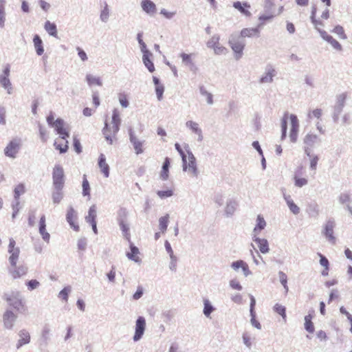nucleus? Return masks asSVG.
Here are the masks:
<instances>
[{"instance_id":"f257e3e1","label":"nucleus","mask_w":352,"mask_h":352,"mask_svg":"<svg viewBox=\"0 0 352 352\" xmlns=\"http://www.w3.org/2000/svg\"><path fill=\"white\" fill-rule=\"evenodd\" d=\"M120 113L117 109H114L111 123L108 124L106 122L102 129V134L108 144H113L116 142V134L120 129Z\"/></svg>"},{"instance_id":"f03ea898","label":"nucleus","mask_w":352,"mask_h":352,"mask_svg":"<svg viewBox=\"0 0 352 352\" xmlns=\"http://www.w3.org/2000/svg\"><path fill=\"white\" fill-rule=\"evenodd\" d=\"M289 118L291 123L289 138L292 142H295L298 138L299 122L296 116L294 114L289 115L288 113H285L281 120V140H283L286 138L287 129V122Z\"/></svg>"},{"instance_id":"7ed1b4c3","label":"nucleus","mask_w":352,"mask_h":352,"mask_svg":"<svg viewBox=\"0 0 352 352\" xmlns=\"http://www.w3.org/2000/svg\"><path fill=\"white\" fill-rule=\"evenodd\" d=\"M53 186L56 190H62L65 184V174L63 167L58 164L52 172Z\"/></svg>"},{"instance_id":"20e7f679","label":"nucleus","mask_w":352,"mask_h":352,"mask_svg":"<svg viewBox=\"0 0 352 352\" xmlns=\"http://www.w3.org/2000/svg\"><path fill=\"white\" fill-rule=\"evenodd\" d=\"M183 169L187 171L192 177H197L198 170L196 164V159L191 153H188V160L186 156L185 161H183Z\"/></svg>"},{"instance_id":"39448f33","label":"nucleus","mask_w":352,"mask_h":352,"mask_svg":"<svg viewBox=\"0 0 352 352\" xmlns=\"http://www.w3.org/2000/svg\"><path fill=\"white\" fill-rule=\"evenodd\" d=\"M8 252L10 254L8 260L10 265L15 266L19 257L20 250L16 247V241L13 239H10Z\"/></svg>"},{"instance_id":"423d86ee","label":"nucleus","mask_w":352,"mask_h":352,"mask_svg":"<svg viewBox=\"0 0 352 352\" xmlns=\"http://www.w3.org/2000/svg\"><path fill=\"white\" fill-rule=\"evenodd\" d=\"M21 145L20 139L12 140L4 148V153L6 156L12 158L16 157Z\"/></svg>"},{"instance_id":"0eeeda50","label":"nucleus","mask_w":352,"mask_h":352,"mask_svg":"<svg viewBox=\"0 0 352 352\" xmlns=\"http://www.w3.org/2000/svg\"><path fill=\"white\" fill-rule=\"evenodd\" d=\"M61 138L69 137V127L61 118H57L55 120L54 126H53Z\"/></svg>"},{"instance_id":"6e6552de","label":"nucleus","mask_w":352,"mask_h":352,"mask_svg":"<svg viewBox=\"0 0 352 352\" xmlns=\"http://www.w3.org/2000/svg\"><path fill=\"white\" fill-rule=\"evenodd\" d=\"M5 299L8 304L17 311L22 314H25L26 312V307L21 299L8 294L5 295Z\"/></svg>"},{"instance_id":"1a4fd4ad","label":"nucleus","mask_w":352,"mask_h":352,"mask_svg":"<svg viewBox=\"0 0 352 352\" xmlns=\"http://www.w3.org/2000/svg\"><path fill=\"white\" fill-rule=\"evenodd\" d=\"M209 48L213 49L216 54H223L227 52V49L219 43V37L213 36L207 43Z\"/></svg>"},{"instance_id":"9d476101","label":"nucleus","mask_w":352,"mask_h":352,"mask_svg":"<svg viewBox=\"0 0 352 352\" xmlns=\"http://www.w3.org/2000/svg\"><path fill=\"white\" fill-rule=\"evenodd\" d=\"M230 45L232 50L236 53V58H239L242 54L245 47L244 43L239 41L236 36H232L231 39L229 41Z\"/></svg>"},{"instance_id":"9b49d317","label":"nucleus","mask_w":352,"mask_h":352,"mask_svg":"<svg viewBox=\"0 0 352 352\" xmlns=\"http://www.w3.org/2000/svg\"><path fill=\"white\" fill-rule=\"evenodd\" d=\"M28 272V267L25 265H21L17 266H11L9 270V273L13 279L20 278L22 276L27 274Z\"/></svg>"},{"instance_id":"f8f14e48","label":"nucleus","mask_w":352,"mask_h":352,"mask_svg":"<svg viewBox=\"0 0 352 352\" xmlns=\"http://www.w3.org/2000/svg\"><path fill=\"white\" fill-rule=\"evenodd\" d=\"M283 0H265L264 10L265 12H274L278 11L281 7V13L283 11L284 6L283 5Z\"/></svg>"},{"instance_id":"ddd939ff","label":"nucleus","mask_w":352,"mask_h":352,"mask_svg":"<svg viewBox=\"0 0 352 352\" xmlns=\"http://www.w3.org/2000/svg\"><path fill=\"white\" fill-rule=\"evenodd\" d=\"M146 328V321L144 318L142 316H140L137 320L135 324V331L133 336L134 341L139 340L143 336L144 330Z\"/></svg>"},{"instance_id":"4468645a","label":"nucleus","mask_w":352,"mask_h":352,"mask_svg":"<svg viewBox=\"0 0 352 352\" xmlns=\"http://www.w3.org/2000/svg\"><path fill=\"white\" fill-rule=\"evenodd\" d=\"M281 14V7L280 6V8L278 11H275L274 12H265L264 14H261L258 17L259 21V28L261 26L264 25L266 23L272 21L274 17L276 16H278Z\"/></svg>"},{"instance_id":"2eb2a0df","label":"nucleus","mask_w":352,"mask_h":352,"mask_svg":"<svg viewBox=\"0 0 352 352\" xmlns=\"http://www.w3.org/2000/svg\"><path fill=\"white\" fill-rule=\"evenodd\" d=\"M10 75V67L7 65L4 69L3 74L0 76V84L1 86L8 90V92L10 94L12 89L11 82L8 78Z\"/></svg>"},{"instance_id":"dca6fc26","label":"nucleus","mask_w":352,"mask_h":352,"mask_svg":"<svg viewBox=\"0 0 352 352\" xmlns=\"http://www.w3.org/2000/svg\"><path fill=\"white\" fill-rule=\"evenodd\" d=\"M77 219L76 213L73 208H70L67 212L66 219L72 228L76 232L80 230V227L76 222Z\"/></svg>"},{"instance_id":"f3484780","label":"nucleus","mask_w":352,"mask_h":352,"mask_svg":"<svg viewBox=\"0 0 352 352\" xmlns=\"http://www.w3.org/2000/svg\"><path fill=\"white\" fill-rule=\"evenodd\" d=\"M335 226V223L332 221H329L327 222L325 227L324 234L327 238V239L332 243L333 244L336 243V237L333 236V228Z\"/></svg>"},{"instance_id":"a211bd4d","label":"nucleus","mask_w":352,"mask_h":352,"mask_svg":"<svg viewBox=\"0 0 352 352\" xmlns=\"http://www.w3.org/2000/svg\"><path fill=\"white\" fill-rule=\"evenodd\" d=\"M38 230L42 239L48 243L50 241V234L46 230V219L45 215H42L40 218Z\"/></svg>"},{"instance_id":"6ab92c4d","label":"nucleus","mask_w":352,"mask_h":352,"mask_svg":"<svg viewBox=\"0 0 352 352\" xmlns=\"http://www.w3.org/2000/svg\"><path fill=\"white\" fill-rule=\"evenodd\" d=\"M320 36H322V38L324 40H325L326 41L329 43L331 45V46L336 50H338V51L342 50V47L341 44L337 40H336L333 36L328 34L327 32H325V31L320 32Z\"/></svg>"},{"instance_id":"aec40b11","label":"nucleus","mask_w":352,"mask_h":352,"mask_svg":"<svg viewBox=\"0 0 352 352\" xmlns=\"http://www.w3.org/2000/svg\"><path fill=\"white\" fill-rule=\"evenodd\" d=\"M240 35L243 38L258 37L260 36V28L258 26L256 28H243L241 31Z\"/></svg>"},{"instance_id":"412c9836","label":"nucleus","mask_w":352,"mask_h":352,"mask_svg":"<svg viewBox=\"0 0 352 352\" xmlns=\"http://www.w3.org/2000/svg\"><path fill=\"white\" fill-rule=\"evenodd\" d=\"M67 138H65L63 139L59 137V138H57L54 141V146L60 153H66L69 148Z\"/></svg>"},{"instance_id":"4be33fe9","label":"nucleus","mask_w":352,"mask_h":352,"mask_svg":"<svg viewBox=\"0 0 352 352\" xmlns=\"http://www.w3.org/2000/svg\"><path fill=\"white\" fill-rule=\"evenodd\" d=\"M303 167L300 166L298 168V170L295 173L294 179V184L296 186L301 188L308 184V180L305 177H300V175L302 173Z\"/></svg>"},{"instance_id":"5701e85b","label":"nucleus","mask_w":352,"mask_h":352,"mask_svg":"<svg viewBox=\"0 0 352 352\" xmlns=\"http://www.w3.org/2000/svg\"><path fill=\"white\" fill-rule=\"evenodd\" d=\"M98 166L103 175L108 177L109 176V166L107 163L104 155L102 153L100 155L98 158Z\"/></svg>"},{"instance_id":"b1692460","label":"nucleus","mask_w":352,"mask_h":352,"mask_svg":"<svg viewBox=\"0 0 352 352\" xmlns=\"http://www.w3.org/2000/svg\"><path fill=\"white\" fill-rule=\"evenodd\" d=\"M3 318L5 327L8 329H11L16 316L12 311L8 310L3 314Z\"/></svg>"},{"instance_id":"393cba45","label":"nucleus","mask_w":352,"mask_h":352,"mask_svg":"<svg viewBox=\"0 0 352 352\" xmlns=\"http://www.w3.org/2000/svg\"><path fill=\"white\" fill-rule=\"evenodd\" d=\"M232 267L234 270H238L239 268H241L245 276H246L251 274V272L249 270L248 265L242 260L233 262L232 263Z\"/></svg>"},{"instance_id":"a878e982","label":"nucleus","mask_w":352,"mask_h":352,"mask_svg":"<svg viewBox=\"0 0 352 352\" xmlns=\"http://www.w3.org/2000/svg\"><path fill=\"white\" fill-rule=\"evenodd\" d=\"M143 53L142 60L144 62V64L146 67V68L148 69L150 72H153L155 71V66L151 59V57L152 56V54L149 52H144Z\"/></svg>"},{"instance_id":"bb28decb","label":"nucleus","mask_w":352,"mask_h":352,"mask_svg":"<svg viewBox=\"0 0 352 352\" xmlns=\"http://www.w3.org/2000/svg\"><path fill=\"white\" fill-rule=\"evenodd\" d=\"M20 339L18 341L16 344V348L19 349L23 345L28 344L30 342V333L25 330L20 331L19 333Z\"/></svg>"},{"instance_id":"cd10ccee","label":"nucleus","mask_w":352,"mask_h":352,"mask_svg":"<svg viewBox=\"0 0 352 352\" xmlns=\"http://www.w3.org/2000/svg\"><path fill=\"white\" fill-rule=\"evenodd\" d=\"M170 164V160L168 157H166L160 172V178L165 181L168 179L169 167Z\"/></svg>"},{"instance_id":"c85d7f7f","label":"nucleus","mask_w":352,"mask_h":352,"mask_svg":"<svg viewBox=\"0 0 352 352\" xmlns=\"http://www.w3.org/2000/svg\"><path fill=\"white\" fill-rule=\"evenodd\" d=\"M141 5L143 10L148 14H153L156 12L155 3L150 0H143Z\"/></svg>"},{"instance_id":"c756f323","label":"nucleus","mask_w":352,"mask_h":352,"mask_svg":"<svg viewBox=\"0 0 352 352\" xmlns=\"http://www.w3.org/2000/svg\"><path fill=\"white\" fill-rule=\"evenodd\" d=\"M86 80L90 87L93 86H98L101 87L102 85V81L101 78L98 76H94L92 74H87L86 76Z\"/></svg>"},{"instance_id":"7c9ffc66","label":"nucleus","mask_w":352,"mask_h":352,"mask_svg":"<svg viewBox=\"0 0 352 352\" xmlns=\"http://www.w3.org/2000/svg\"><path fill=\"white\" fill-rule=\"evenodd\" d=\"M97 208L96 205H92L88 211V214L85 217V220L88 223L96 222Z\"/></svg>"},{"instance_id":"2f4dec72","label":"nucleus","mask_w":352,"mask_h":352,"mask_svg":"<svg viewBox=\"0 0 352 352\" xmlns=\"http://www.w3.org/2000/svg\"><path fill=\"white\" fill-rule=\"evenodd\" d=\"M130 248L131 252H127V257L135 262H139L140 259L139 257L140 251L138 248L134 246L133 243H131Z\"/></svg>"},{"instance_id":"473e14b6","label":"nucleus","mask_w":352,"mask_h":352,"mask_svg":"<svg viewBox=\"0 0 352 352\" xmlns=\"http://www.w3.org/2000/svg\"><path fill=\"white\" fill-rule=\"evenodd\" d=\"M318 256H320V264L324 267L321 274L322 276H328L329 271V262L328 259L322 254L318 253Z\"/></svg>"},{"instance_id":"72a5a7b5","label":"nucleus","mask_w":352,"mask_h":352,"mask_svg":"<svg viewBox=\"0 0 352 352\" xmlns=\"http://www.w3.org/2000/svg\"><path fill=\"white\" fill-rule=\"evenodd\" d=\"M34 45L38 55L41 56L44 52L43 42L39 36L35 35L33 39Z\"/></svg>"},{"instance_id":"f704fd0d","label":"nucleus","mask_w":352,"mask_h":352,"mask_svg":"<svg viewBox=\"0 0 352 352\" xmlns=\"http://www.w3.org/2000/svg\"><path fill=\"white\" fill-rule=\"evenodd\" d=\"M234 7L246 16H249L251 14L250 12L248 10L250 6L246 3L242 4L241 2L237 1L234 3Z\"/></svg>"},{"instance_id":"c9c22d12","label":"nucleus","mask_w":352,"mask_h":352,"mask_svg":"<svg viewBox=\"0 0 352 352\" xmlns=\"http://www.w3.org/2000/svg\"><path fill=\"white\" fill-rule=\"evenodd\" d=\"M256 243L259 248V250L265 254L269 251L268 243L266 239L256 238L255 239Z\"/></svg>"},{"instance_id":"e433bc0d","label":"nucleus","mask_w":352,"mask_h":352,"mask_svg":"<svg viewBox=\"0 0 352 352\" xmlns=\"http://www.w3.org/2000/svg\"><path fill=\"white\" fill-rule=\"evenodd\" d=\"M285 199L291 212H292L295 214H297L300 212L299 207L294 202V201L291 199V197L289 195L285 196Z\"/></svg>"},{"instance_id":"4c0bfd02","label":"nucleus","mask_w":352,"mask_h":352,"mask_svg":"<svg viewBox=\"0 0 352 352\" xmlns=\"http://www.w3.org/2000/svg\"><path fill=\"white\" fill-rule=\"evenodd\" d=\"M312 316L307 315L305 317V328L309 333H314L315 328L314 323L311 321Z\"/></svg>"},{"instance_id":"58836bf2","label":"nucleus","mask_w":352,"mask_h":352,"mask_svg":"<svg viewBox=\"0 0 352 352\" xmlns=\"http://www.w3.org/2000/svg\"><path fill=\"white\" fill-rule=\"evenodd\" d=\"M45 29L50 35L57 37V29L54 23L47 21L45 24Z\"/></svg>"},{"instance_id":"ea45409f","label":"nucleus","mask_w":352,"mask_h":352,"mask_svg":"<svg viewBox=\"0 0 352 352\" xmlns=\"http://www.w3.org/2000/svg\"><path fill=\"white\" fill-rule=\"evenodd\" d=\"M186 124V126L188 127L193 133H195L199 135H201V130L199 127L198 123H197L194 121L190 120V121H188Z\"/></svg>"},{"instance_id":"a19ab883","label":"nucleus","mask_w":352,"mask_h":352,"mask_svg":"<svg viewBox=\"0 0 352 352\" xmlns=\"http://www.w3.org/2000/svg\"><path fill=\"white\" fill-rule=\"evenodd\" d=\"M168 219H169V215L168 214H166L165 216L162 217L159 219V228H160V230L162 232H164L166 230V229H167L168 223Z\"/></svg>"},{"instance_id":"79ce46f5","label":"nucleus","mask_w":352,"mask_h":352,"mask_svg":"<svg viewBox=\"0 0 352 352\" xmlns=\"http://www.w3.org/2000/svg\"><path fill=\"white\" fill-rule=\"evenodd\" d=\"M317 135L309 133L305 137L304 143L309 146H311L317 141Z\"/></svg>"},{"instance_id":"37998d69","label":"nucleus","mask_w":352,"mask_h":352,"mask_svg":"<svg viewBox=\"0 0 352 352\" xmlns=\"http://www.w3.org/2000/svg\"><path fill=\"white\" fill-rule=\"evenodd\" d=\"M274 311L283 317L284 321H286V309L284 306L280 304H276L274 307Z\"/></svg>"},{"instance_id":"c03bdc74","label":"nucleus","mask_w":352,"mask_h":352,"mask_svg":"<svg viewBox=\"0 0 352 352\" xmlns=\"http://www.w3.org/2000/svg\"><path fill=\"white\" fill-rule=\"evenodd\" d=\"M119 225H120V229L122 231L124 236L128 240H129V239H130V233H129V226L125 223V222L122 219L120 221Z\"/></svg>"},{"instance_id":"a18cd8bd","label":"nucleus","mask_w":352,"mask_h":352,"mask_svg":"<svg viewBox=\"0 0 352 352\" xmlns=\"http://www.w3.org/2000/svg\"><path fill=\"white\" fill-rule=\"evenodd\" d=\"M266 226L265 221L264 220L263 217H262L261 215H258L257 217V223L256 227L254 228V231L256 230H262L264 229V228Z\"/></svg>"},{"instance_id":"49530a36","label":"nucleus","mask_w":352,"mask_h":352,"mask_svg":"<svg viewBox=\"0 0 352 352\" xmlns=\"http://www.w3.org/2000/svg\"><path fill=\"white\" fill-rule=\"evenodd\" d=\"M82 194L85 196L90 195V187L89 182L87 181L86 176L84 175L83 181H82Z\"/></svg>"},{"instance_id":"de8ad7c7","label":"nucleus","mask_w":352,"mask_h":352,"mask_svg":"<svg viewBox=\"0 0 352 352\" xmlns=\"http://www.w3.org/2000/svg\"><path fill=\"white\" fill-rule=\"evenodd\" d=\"M118 99H119V102L122 107L126 108L129 106V103L128 101V98L125 94H124V93L119 94Z\"/></svg>"},{"instance_id":"09e8293b","label":"nucleus","mask_w":352,"mask_h":352,"mask_svg":"<svg viewBox=\"0 0 352 352\" xmlns=\"http://www.w3.org/2000/svg\"><path fill=\"white\" fill-rule=\"evenodd\" d=\"M333 32L337 34L342 39H346L347 38L344 28L340 25L336 26L333 29Z\"/></svg>"},{"instance_id":"8fccbe9b","label":"nucleus","mask_w":352,"mask_h":352,"mask_svg":"<svg viewBox=\"0 0 352 352\" xmlns=\"http://www.w3.org/2000/svg\"><path fill=\"white\" fill-rule=\"evenodd\" d=\"M214 310L212 306L210 305L209 301L208 300H204V314L207 316L209 317L210 314Z\"/></svg>"},{"instance_id":"3c124183","label":"nucleus","mask_w":352,"mask_h":352,"mask_svg":"<svg viewBox=\"0 0 352 352\" xmlns=\"http://www.w3.org/2000/svg\"><path fill=\"white\" fill-rule=\"evenodd\" d=\"M279 279H280V281L281 283V284L283 285V286L284 287L286 292H288V286H287V275L283 272H280L279 274Z\"/></svg>"},{"instance_id":"603ef678","label":"nucleus","mask_w":352,"mask_h":352,"mask_svg":"<svg viewBox=\"0 0 352 352\" xmlns=\"http://www.w3.org/2000/svg\"><path fill=\"white\" fill-rule=\"evenodd\" d=\"M200 92L203 96H206L208 104H211L213 103L212 95L208 92L203 87H200Z\"/></svg>"},{"instance_id":"864d4df0","label":"nucleus","mask_w":352,"mask_h":352,"mask_svg":"<svg viewBox=\"0 0 352 352\" xmlns=\"http://www.w3.org/2000/svg\"><path fill=\"white\" fill-rule=\"evenodd\" d=\"M25 192V187L23 184H19L15 187L14 189V197L19 199L20 195L23 194Z\"/></svg>"},{"instance_id":"5fc2aeb1","label":"nucleus","mask_w":352,"mask_h":352,"mask_svg":"<svg viewBox=\"0 0 352 352\" xmlns=\"http://www.w3.org/2000/svg\"><path fill=\"white\" fill-rule=\"evenodd\" d=\"M157 194L160 198L163 199L171 197L173 195V192L172 190L168 189L166 190H159L157 191Z\"/></svg>"},{"instance_id":"6e6d98bb","label":"nucleus","mask_w":352,"mask_h":352,"mask_svg":"<svg viewBox=\"0 0 352 352\" xmlns=\"http://www.w3.org/2000/svg\"><path fill=\"white\" fill-rule=\"evenodd\" d=\"M63 192L61 190H56V192H54L52 195V199L55 204H58L63 199Z\"/></svg>"},{"instance_id":"4d7b16f0","label":"nucleus","mask_w":352,"mask_h":352,"mask_svg":"<svg viewBox=\"0 0 352 352\" xmlns=\"http://www.w3.org/2000/svg\"><path fill=\"white\" fill-rule=\"evenodd\" d=\"M275 71L272 69V71L269 72L265 76L261 78V82H272L273 79V76H274Z\"/></svg>"},{"instance_id":"13d9d810","label":"nucleus","mask_w":352,"mask_h":352,"mask_svg":"<svg viewBox=\"0 0 352 352\" xmlns=\"http://www.w3.org/2000/svg\"><path fill=\"white\" fill-rule=\"evenodd\" d=\"M5 8L3 3H0V27L3 28L5 23Z\"/></svg>"},{"instance_id":"bf43d9fd","label":"nucleus","mask_w":352,"mask_h":352,"mask_svg":"<svg viewBox=\"0 0 352 352\" xmlns=\"http://www.w3.org/2000/svg\"><path fill=\"white\" fill-rule=\"evenodd\" d=\"M70 292V288L69 287H65L63 289H62L59 292V297L61 298L65 301H67L68 300V295Z\"/></svg>"},{"instance_id":"052dcab7","label":"nucleus","mask_w":352,"mask_h":352,"mask_svg":"<svg viewBox=\"0 0 352 352\" xmlns=\"http://www.w3.org/2000/svg\"><path fill=\"white\" fill-rule=\"evenodd\" d=\"M321 116H322V109H314L308 115L309 118H316L317 119H320Z\"/></svg>"},{"instance_id":"680f3d73","label":"nucleus","mask_w":352,"mask_h":352,"mask_svg":"<svg viewBox=\"0 0 352 352\" xmlns=\"http://www.w3.org/2000/svg\"><path fill=\"white\" fill-rule=\"evenodd\" d=\"M142 33H138V43L140 45V48H141V51L142 52H147L148 51L146 48V45L145 44V43L143 41L142 38Z\"/></svg>"},{"instance_id":"e2e57ef3","label":"nucleus","mask_w":352,"mask_h":352,"mask_svg":"<svg viewBox=\"0 0 352 352\" xmlns=\"http://www.w3.org/2000/svg\"><path fill=\"white\" fill-rule=\"evenodd\" d=\"M164 91V87L162 85H157L155 87V92L157 94V99L159 100H162Z\"/></svg>"},{"instance_id":"0e129e2a","label":"nucleus","mask_w":352,"mask_h":352,"mask_svg":"<svg viewBox=\"0 0 352 352\" xmlns=\"http://www.w3.org/2000/svg\"><path fill=\"white\" fill-rule=\"evenodd\" d=\"M39 135L40 138L43 142H45L47 140V131L43 126L39 127Z\"/></svg>"},{"instance_id":"69168bd1","label":"nucleus","mask_w":352,"mask_h":352,"mask_svg":"<svg viewBox=\"0 0 352 352\" xmlns=\"http://www.w3.org/2000/svg\"><path fill=\"white\" fill-rule=\"evenodd\" d=\"M74 148L77 153H80L82 152V146L80 142L76 138H74Z\"/></svg>"},{"instance_id":"338daca9","label":"nucleus","mask_w":352,"mask_h":352,"mask_svg":"<svg viewBox=\"0 0 352 352\" xmlns=\"http://www.w3.org/2000/svg\"><path fill=\"white\" fill-rule=\"evenodd\" d=\"M27 285L29 290H33L39 285V283L36 280H30L27 283Z\"/></svg>"},{"instance_id":"774afa93","label":"nucleus","mask_w":352,"mask_h":352,"mask_svg":"<svg viewBox=\"0 0 352 352\" xmlns=\"http://www.w3.org/2000/svg\"><path fill=\"white\" fill-rule=\"evenodd\" d=\"M109 16V9L107 5L105 6L104 9L102 10L100 14V19L102 21H105L107 20Z\"/></svg>"}]
</instances>
